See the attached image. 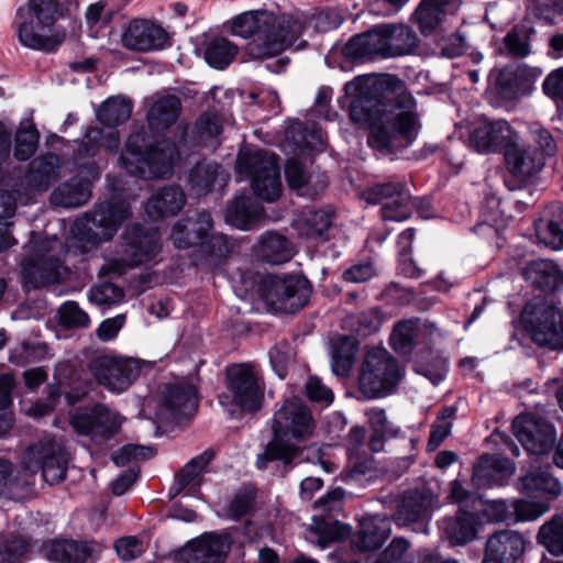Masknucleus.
Returning a JSON list of instances; mask_svg holds the SVG:
<instances>
[{"label": "nucleus", "mask_w": 563, "mask_h": 563, "mask_svg": "<svg viewBox=\"0 0 563 563\" xmlns=\"http://www.w3.org/2000/svg\"><path fill=\"white\" fill-rule=\"evenodd\" d=\"M400 87L390 75H364L349 81L345 93L352 97L350 118L369 129L368 144L384 154L409 146L417 137L420 123L413 97L401 91L388 101L379 100L384 87Z\"/></svg>", "instance_id": "nucleus-1"}, {"label": "nucleus", "mask_w": 563, "mask_h": 563, "mask_svg": "<svg viewBox=\"0 0 563 563\" xmlns=\"http://www.w3.org/2000/svg\"><path fill=\"white\" fill-rule=\"evenodd\" d=\"M271 429L273 438L257 459L261 468L271 461H282L288 465L300 459L306 451L301 444L313 438L317 421L301 398L291 397L284 400L275 410Z\"/></svg>", "instance_id": "nucleus-2"}, {"label": "nucleus", "mask_w": 563, "mask_h": 563, "mask_svg": "<svg viewBox=\"0 0 563 563\" xmlns=\"http://www.w3.org/2000/svg\"><path fill=\"white\" fill-rule=\"evenodd\" d=\"M67 465L64 445L54 438H44L25 451L21 470H15L9 461L0 460V496L31 487L38 471L48 485L58 484L66 477Z\"/></svg>", "instance_id": "nucleus-3"}, {"label": "nucleus", "mask_w": 563, "mask_h": 563, "mask_svg": "<svg viewBox=\"0 0 563 563\" xmlns=\"http://www.w3.org/2000/svg\"><path fill=\"white\" fill-rule=\"evenodd\" d=\"M301 27L291 16L267 10L243 12L231 23L234 35L252 37L246 48L249 55L257 59L274 57L291 47Z\"/></svg>", "instance_id": "nucleus-4"}, {"label": "nucleus", "mask_w": 563, "mask_h": 563, "mask_svg": "<svg viewBox=\"0 0 563 563\" xmlns=\"http://www.w3.org/2000/svg\"><path fill=\"white\" fill-rule=\"evenodd\" d=\"M64 16L60 0H27L16 9L14 16L20 44L34 51H56L66 38L65 30L55 26Z\"/></svg>", "instance_id": "nucleus-5"}, {"label": "nucleus", "mask_w": 563, "mask_h": 563, "mask_svg": "<svg viewBox=\"0 0 563 563\" xmlns=\"http://www.w3.org/2000/svg\"><path fill=\"white\" fill-rule=\"evenodd\" d=\"M177 158L178 151L172 142L163 140L145 148L143 135L136 133L129 136L120 164L130 175L155 179L169 176Z\"/></svg>", "instance_id": "nucleus-6"}, {"label": "nucleus", "mask_w": 563, "mask_h": 563, "mask_svg": "<svg viewBox=\"0 0 563 563\" xmlns=\"http://www.w3.org/2000/svg\"><path fill=\"white\" fill-rule=\"evenodd\" d=\"M60 158L47 154L33 159L26 174L14 183L11 190H0V219L14 214L16 203L29 205L34 197L47 190L59 175Z\"/></svg>", "instance_id": "nucleus-7"}, {"label": "nucleus", "mask_w": 563, "mask_h": 563, "mask_svg": "<svg viewBox=\"0 0 563 563\" xmlns=\"http://www.w3.org/2000/svg\"><path fill=\"white\" fill-rule=\"evenodd\" d=\"M27 249L32 254L23 263L25 286L45 287L59 282L68 273L63 263L67 249L56 236L30 243Z\"/></svg>", "instance_id": "nucleus-8"}, {"label": "nucleus", "mask_w": 563, "mask_h": 563, "mask_svg": "<svg viewBox=\"0 0 563 563\" xmlns=\"http://www.w3.org/2000/svg\"><path fill=\"white\" fill-rule=\"evenodd\" d=\"M132 112V103L123 97H112L107 99L97 111L98 120L109 128L104 132L100 128L88 129L85 137L78 148V157H92L100 148L112 153L120 144L119 133L114 128L125 122Z\"/></svg>", "instance_id": "nucleus-9"}, {"label": "nucleus", "mask_w": 563, "mask_h": 563, "mask_svg": "<svg viewBox=\"0 0 563 563\" xmlns=\"http://www.w3.org/2000/svg\"><path fill=\"white\" fill-rule=\"evenodd\" d=\"M236 173L251 179L255 195L272 202L282 194V181L276 155L262 150H242L236 159Z\"/></svg>", "instance_id": "nucleus-10"}, {"label": "nucleus", "mask_w": 563, "mask_h": 563, "mask_svg": "<svg viewBox=\"0 0 563 563\" xmlns=\"http://www.w3.org/2000/svg\"><path fill=\"white\" fill-rule=\"evenodd\" d=\"M228 384L219 396L220 405L234 417L236 411H256L263 399V385L254 367L235 364L227 368Z\"/></svg>", "instance_id": "nucleus-11"}, {"label": "nucleus", "mask_w": 563, "mask_h": 563, "mask_svg": "<svg viewBox=\"0 0 563 563\" xmlns=\"http://www.w3.org/2000/svg\"><path fill=\"white\" fill-rule=\"evenodd\" d=\"M521 321L538 345L563 349V316L554 307L544 302L529 303L521 312Z\"/></svg>", "instance_id": "nucleus-12"}, {"label": "nucleus", "mask_w": 563, "mask_h": 563, "mask_svg": "<svg viewBox=\"0 0 563 563\" xmlns=\"http://www.w3.org/2000/svg\"><path fill=\"white\" fill-rule=\"evenodd\" d=\"M399 380V366L386 350L375 349L367 353L358 378L360 389L366 397L385 396Z\"/></svg>", "instance_id": "nucleus-13"}, {"label": "nucleus", "mask_w": 563, "mask_h": 563, "mask_svg": "<svg viewBox=\"0 0 563 563\" xmlns=\"http://www.w3.org/2000/svg\"><path fill=\"white\" fill-rule=\"evenodd\" d=\"M261 295L272 309L294 312L306 305L310 287L308 280L299 276H268L262 282Z\"/></svg>", "instance_id": "nucleus-14"}, {"label": "nucleus", "mask_w": 563, "mask_h": 563, "mask_svg": "<svg viewBox=\"0 0 563 563\" xmlns=\"http://www.w3.org/2000/svg\"><path fill=\"white\" fill-rule=\"evenodd\" d=\"M89 371L99 385L120 394L140 376L141 363L121 355H100L90 361Z\"/></svg>", "instance_id": "nucleus-15"}, {"label": "nucleus", "mask_w": 563, "mask_h": 563, "mask_svg": "<svg viewBox=\"0 0 563 563\" xmlns=\"http://www.w3.org/2000/svg\"><path fill=\"white\" fill-rule=\"evenodd\" d=\"M362 196L367 203L382 205L380 212L384 221H405L418 207L417 200L400 183L375 185L363 191Z\"/></svg>", "instance_id": "nucleus-16"}, {"label": "nucleus", "mask_w": 563, "mask_h": 563, "mask_svg": "<svg viewBox=\"0 0 563 563\" xmlns=\"http://www.w3.org/2000/svg\"><path fill=\"white\" fill-rule=\"evenodd\" d=\"M130 214V207L125 201L111 200L98 205L81 220L86 239L95 243L110 240Z\"/></svg>", "instance_id": "nucleus-17"}, {"label": "nucleus", "mask_w": 563, "mask_h": 563, "mask_svg": "<svg viewBox=\"0 0 563 563\" xmlns=\"http://www.w3.org/2000/svg\"><path fill=\"white\" fill-rule=\"evenodd\" d=\"M437 504L435 495L428 488L406 492L397 503L393 521L400 528L428 533L427 523Z\"/></svg>", "instance_id": "nucleus-18"}, {"label": "nucleus", "mask_w": 563, "mask_h": 563, "mask_svg": "<svg viewBox=\"0 0 563 563\" xmlns=\"http://www.w3.org/2000/svg\"><path fill=\"white\" fill-rule=\"evenodd\" d=\"M512 432L529 454H545L555 441L553 426L532 413L516 417L512 422Z\"/></svg>", "instance_id": "nucleus-19"}, {"label": "nucleus", "mask_w": 563, "mask_h": 563, "mask_svg": "<svg viewBox=\"0 0 563 563\" xmlns=\"http://www.w3.org/2000/svg\"><path fill=\"white\" fill-rule=\"evenodd\" d=\"M121 423V417L103 405H96L90 410L71 418L73 428L95 441L109 440L120 430Z\"/></svg>", "instance_id": "nucleus-20"}, {"label": "nucleus", "mask_w": 563, "mask_h": 563, "mask_svg": "<svg viewBox=\"0 0 563 563\" xmlns=\"http://www.w3.org/2000/svg\"><path fill=\"white\" fill-rule=\"evenodd\" d=\"M519 141L518 133L505 120L478 122L470 133V144L478 153L506 150Z\"/></svg>", "instance_id": "nucleus-21"}, {"label": "nucleus", "mask_w": 563, "mask_h": 563, "mask_svg": "<svg viewBox=\"0 0 563 563\" xmlns=\"http://www.w3.org/2000/svg\"><path fill=\"white\" fill-rule=\"evenodd\" d=\"M230 545L227 536L203 534L184 545L175 554V563H223Z\"/></svg>", "instance_id": "nucleus-22"}, {"label": "nucleus", "mask_w": 563, "mask_h": 563, "mask_svg": "<svg viewBox=\"0 0 563 563\" xmlns=\"http://www.w3.org/2000/svg\"><path fill=\"white\" fill-rule=\"evenodd\" d=\"M197 409L196 388L188 383L166 386L157 411L162 422L180 421L191 417Z\"/></svg>", "instance_id": "nucleus-23"}, {"label": "nucleus", "mask_w": 563, "mask_h": 563, "mask_svg": "<svg viewBox=\"0 0 563 563\" xmlns=\"http://www.w3.org/2000/svg\"><path fill=\"white\" fill-rule=\"evenodd\" d=\"M168 41L166 31L144 19L131 21L121 35L122 45L134 52H152L163 49Z\"/></svg>", "instance_id": "nucleus-24"}, {"label": "nucleus", "mask_w": 563, "mask_h": 563, "mask_svg": "<svg viewBox=\"0 0 563 563\" xmlns=\"http://www.w3.org/2000/svg\"><path fill=\"white\" fill-rule=\"evenodd\" d=\"M528 543L523 534L516 530H499L488 537L483 563H517Z\"/></svg>", "instance_id": "nucleus-25"}, {"label": "nucleus", "mask_w": 563, "mask_h": 563, "mask_svg": "<svg viewBox=\"0 0 563 563\" xmlns=\"http://www.w3.org/2000/svg\"><path fill=\"white\" fill-rule=\"evenodd\" d=\"M213 229V221L208 211H198L177 221L173 228L172 240L178 249L201 246Z\"/></svg>", "instance_id": "nucleus-26"}, {"label": "nucleus", "mask_w": 563, "mask_h": 563, "mask_svg": "<svg viewBox=\"0 0 563 563\" xmlns=\"http://www.w3.org/2000/svg\"><path fill=\"white\" fill-rule=\"evenodd\" d=\"M129 266H136L154 260L161 252L157 230H143L139 225L126 229L124 233Z\"/></svg>", "instance_id": "nucleus-27"}, {"label": "nucleus", "mask_w": 563, "mask_h": 563, "mask_svg": "<svg viewBox=\"0 0 563 563\" xmlns=\"http://www.w3.org/2000/svg\"><path fill=\"white\" fill-rule=\"evenodd\" d=\"M504 155L508 172L521 181L534 177L545 166L542 155L538 154L531 145L519 146L516 142L506 150Z\"/></svg>", "instance_id": "nucleus-28"}, {"label": "nucleus", "mask_w": 563, "mask_h": 563, "mask_svg": "<svg viewBox=\"0 0 563 563\" xmlns=\"http://www.w3.org/2000/svg\"><path fill=\"white\" fill-rule=\"evenodd\" d=\"M385 38L384 25L374 27L352 37L344 47V54L355 60H367L378 56L387 58Z\"/></svg>", "instance_id": "nucleus-29"}, {"label": "nucleus", "mask_w": 563, "mask_h": 563, "mask_svg": "<svg viewBox=\"0 0 563 563\" xmlns=\"http://www.w3.org/2000/svg\"><path fill=\"white\" fill-rule=\"evenodd\" d=\"M390 534V522L385 516H368L360 521V530L352 538V547L358 551H373L383 545Z\"/></svg>", "instance_id": "nucleus-30"}, {"label": "nucleus", "mask_w": 563, "mask_h": 563, "mask_svg": "<svg viewBox=\"0 0 563 563\" xmlns=\"http://www.w3.org/2000/svg\"><path fill=\"white\" fill-rule=\"evenodd\" d=\"M478 525L475 514L460 509L454 517L440 522V531L451 545H465L476 539Z\"/></svg>", "instance_id": "nucleus-31"}, {"label": "nucleus", "mask_w": 563, "mask_h": 563, "mask_svg": "<svg viewBox=\"0 0 563 563\" xmlns=\"http://www.w3.org/2000/svg\"><path fill=\"white\" fill-rule=\"evenodd\" d=\"M515 473V465L506 457L483 455L474 467L473 482L479 487L504 485Z\"/></svg>", "instance_id": "nucleus-32"}, {"label": "nucleus", "mask_w": 563, "mask_h": 563, "mask_svg": "<svg viewBox=\"0 0 563 563\" xmlns=\"http://www.w3.org/2000/svg\"><path fill=\"white\" fill-rule=\"evenodd\" d=\"M186 205V196L179 186H166L154 192L145 205V211L153 219L176 216Z\"/></svg>", "instance_id": "nucleus-33"}, {"label": "nucleus", "mask_w": 563, "mask_h": 563, "mask_svg": "<svg viewBox=\"0 0 563 563\" xmlns=\"http://www.w3.org/2000/svg\"><path fill=\"white\" fill-rule=\"evenodd\" d=\"M519 490L531 498L548 503L560 496L562 486L548 470L538 468L520 478Z\"/></svg>", "instance_id": "nucleus-34"}, {"label": "nucleus", "mask_w": 563, "mask_h": 563, "mask_svg": "<svg viewBox=\"0 0 563 563\" xmlns=\"http://www.w3.org/2000/svg\"><path fill=\"white\" fill-rule=\"evenodd\" d=\"M212 459L213 452L206 450L198 456L190 460L176 475L169 489L170 497L174 498L178 496L185 489H188L189 495H194L200 486L201 474Z\"/></svg>", "instance_id": "nucleus-35"}, {"label": "nucleus", "mask_w": 563, "mask_h": 563, "mask_svg": "<svg viewBox=\"0 0 563 563\" xmlns=\"http://www.w3.org/2000/svg\"><path fill=\"white\" fill-rule=\"evenodd\" d=\"M460 5V0H421L415 12V18L421 32L429 34L448 14L455 13Z\"/></svg>", "instance_id": "nucleus-36"}, {"label": "nucleus", "mask_w": 563, "mask_h": 563, "mask_svg": "<svg viewBox=\"0 0 563 563\" xmlns=\"http://www.w3.org/2000/svg\"><path fill=\"white\" fill-rule=\"evenodd\" d=\"M291 19L300 26V31L298 32V37L296 42L292 44L296 49H301L307 45V38L303 36L312 37L317 33H325L331 30L339 27L343 23V16L338 11H322L310 18H294Z\"/></svg>", "instance_id": "nucleus-37"}, {"label": "nucleus", "mask_w": 563, "mask_h": 563, "mask_svg": "<svg viewBox=\"0 0 563 563\" xmlns=\"http://www.w3.org/2000/svg\"><path fill=\"white\" fill-rule=\"evenodd\" d=\"M522 274L527 282L543 291H553L563 285L561 269L550 260L531 261L523 268Z\"/></svg>", "instance_id": "nucleus-38"}, {"label": "nucleus", "mask_w": 563, "mask_h": 563, "mask_svg": "<svg viewBox=\"0 0 563 563\" xmlns=\"http://www.w3.org/2000/svg\"><path fill=\"white\" fill-rule=\"evenodd\" d=\"M257 256L272 265H279L290 261L295 254L292 244L284 236L275 232L264 233L257 245Z\"/></svg>", "instance_id": "nucleus-39"}, {"label": "nucleus", "mask_w": 563, "mask_h": 563, "mask_svg": "<svg viewBox=\"0 0 563 563\" xmlns=\"http://www.w3.org/2000/svg\"><path fill=\"white\" fill-rule=\"evenodd\" d=\"M98 551L99 549L91 543L59 540L52 542L47 558L63 563H87Z\"/></svg>", "instance_id": "nucleus-40"}, {"label": "nucleus", "mask_w": 563, "mask_h": 563, "mask_svg": "<svg viewBox=\"0 0 563 563\" xmlns=\"http://www.w3.org/2000/svg\"><path fill=\"white\" fill-rule=\"evenodd\" d=\"M89 198V183L75 177L55 188L51 194L49 200L53 206L68 209L85 205Z\"/></svg>", "instance_id": "nucleus-41"}, {"label": "nucleus", "mask_w": 563, "mask_h": 563, "mask_svg": "<svg viewBox=\"0 0 563 563\" xmlns=\"http://www.w3.org/2000/svg\"><path fill=\"white\" fill-rule=\"evenodd\" d=\"M262 211L250 197H236L227 208L225 221L238 229L249 230L260 220Z\"/></svg>", "instance_id": "nucleus-42"}, {"label": "nucleus", "mask_w": 563, "mask_h": 563, "mask_svg": "<svg viewBox=\"0 0 563 563\" xmlns=\"http://www.w3.org/2000/svg\"><path fill=\"white\" fill-rule=\"evenodd\" d=\"M285 177L290 189L309 198H314L325 187L324 181H314L312 175L296 159L287 162Z\"/></svg>", "instance_id": "nucleus-43"}, {"label": "nucleus", "mask_w": 563, "mask_h": 563, "mask_svg": "<svg viewBox=\"0 0 563 563\" xmlns=\"http://www.w3.org/2000/svg\"><path fill=\"white\" fill-rule=\"evenodd\" d=\"M181 110L178 97L166 95L158 97L147 112V121L152 128L165 129L176 122Z\"/></svg>", "instance_id": "nucleus-44"}, {"label": "nucleus", "mask_w": 563, "mask_h": 563, "mask_svg": "<svg viewBox=\"0 0 563 563\" xmlns=\"http://www.w3.org/2000/svg\"><path fill=\"white\" fill-rule=\"evenodd\" d=\"M357 341L354 336L340 335L331 341V366L338 376L349 374L357 352Z\"/></svg>", "instance_id": "nucleus-45"}, {"label": "nucleus", "mask_w": 563, "mask_h": 563, "mask_svg": "<svg viewBox=\"0 0 563 563\" xmlns=\"http://www.w3.org/2000/svg\"><path fill=\"white\" fill-rule=\"evenodd\" d=\"M386 57L409 54L417 45L416 34L405 25H384Z\"/></svg>", "instance_id": "nucleus-46"}, {"label": "nucleus", "mask_w": 563, "mask_h": 563, "mask_svg": "<svg viewBox=\"0 0 563 563\" xmlns=\"http://www.w3.org/2000/svg\"><path fill=\"white\" fill-rule=\"evenodd\" d=\"M350 533L347 526L336 520L313 517L309 528V538L319 547L325 548L330 542L339 541Z\"/></svg>", "instance_id": "nucleus-47"}, {"label": "nucleus", "mask_w": 563, "mask_h": 563, "mask_svg": "<svg viewBox=\"0 0 563 563\" xmlns=\"http://www.w3.org/2000/svg\"><path fill=\"white\" fill-rule=\"evenodd\" d=\"M221 133L222 123L220 119L216 114L203 113L195 124L192 137L203 146L216 148Z\"/></svg>", "instance_id": "nucleus-48"}, {"label": "nucleus", "mask_w": 563, "mask_h": 563, "mask_svg": "<svg viewBox=\"0 0 563 563\" xmlns=\"http://www.w3.org/2000/svg\"><path fill=\"white\" fill-rule=\"evenodd\" d=\"M422 328H427V323H421L418 320L398 322L390 335L393 347L399 353H408Z\"/></svg>", "instance_id": "nucleus-49"}, {"label": "nucleus", "mask_w": 563, "mask_h": 563, "mask_svg": "<svg viewBox=\"0 0 563 563\" xmlns=\"http://www.w3.org/2000/svg\"><path fill=\"white\" fill-rule=\"evenodd\" d=\"M537 540L554 555H563V517H554L543 523Z\"/></svg>", "instance_id": "nucleus-50"}, {"label": "nucleus", "mask_w": 563, "mask_h": 563, "mask_svg": "<svg viewBox=\"0 0 563 563\" xmlns=\"http://www.w3.org/2000/svg\"><path fill=\"white\" fill-rule=\"evenodd\" d=\"M533 32L525 25H516L504 37V53L516 58L530 54V35Z\"/></svg>", "instance_id": "nucleus-51"}, {"label": "nucleus", "mask_w": 563, "mask_h": 563, "mask_svg": "<svg viewBox=\"0 0 563 563\" xmlns=\"http://www.w3.org/2000/svg\"><path fill=\"white\" fill-rule=\"evenodd\" d=\"M238 53V47L224 37L212 40L205 52L207 63L213 68L223 69Z\"/></svg>", "instance_id": "nucleus-52"}, {"label": "nucleus", "mask_w": 563, "mask_h": 563, "mask_svg": "<svg viewBox=\"0 0 563 563\" xmlns=\"http://www.w3.org/2000/svg\"><path fill=\"white\" fill-rule=\"evenodd\" d=\"M219 166L216 163H198L190 172L189 184L198 195H205L212 188L218 177Z\"/></svg>", "instance_id": "nucleus-53"}, {"label": "nucleus", "mask_w": 563, "mask_h": 563, "mask_svg": "<svg viewBox=\"0 0 563 563\" xmlns=\"http://www.w3.org/2000/svg\"><path fill=\"white\" fill-rule=\"evenodd\" d=\"M14 378L10 374L0 376V437L5 435L12 428L11 390Z\"/></svg>", "instance_id": "nucleus-54"}, {"label": "nucleus", "mask_w": 563, "mask_h": 563, "mask_svg": "<svg viewBox=\"0 0 563 563\" xmlns=\"http://www.w3.org/2000/svg\"><path fill=\"white\" fill-rule=\"evenodd\" d=\"M531 14L547 24L553 25L556 20L563 21V0H529Z\"/></svg>", "instance_id": "nucleus-55"}, {"label": "nucleus", "mask_w": 563, "mask_h": 563, "mask_svg": "<svg viewBox=\"0 0 563 563\" xmlns=\"http://www.w3.org/2000/svg\"><path fill=\"white\" fill-rule=\"evenodd\" d=\"M530 139L533 142L532 148L542 155V161L547 162L558 152V144L549 130L533 123L529 126Z\"/></svg>", "instance_id": "nucleus-56"}, {"label": "nucleus", "mask_w": 563, "mask_h": 563, "mask_svg": "<svg viewBox=\"0 0 563 563\" xmlns=\"http://www.w3.org/2000/svg\"><path fill=\"white\" fill-rule=\"evenodd\" d=\"M511 508L517 522L536 520L550 509L547 501H530L527 499H515Z\"/></svg>", "instance_id": "nucleus-57"}, {"label": "nucleus", "mask_w": 563, "mask_h": 563, "mask_svg": "<svg viewBox=\"0 0 563 563\" xmlns=\"http://www.w3.org/2000/svg\"><path fill=\"white\" fill-rule=\"evenodd\" d=\"M38 133L34 126L20 129L15 135L14 156L19 161L29 159L36 151Z\"/></svg>", "instance_id": "nucleus-58"}, {"label": "nucleus", "mask_w": 563, "mask_h": 563, "mask_svg": "<svg viewBox=\"0 0 563 563\" xmlns=\"http://www.w3.org/2000/svg\"><path fill=\"white\" fill-rule=\"evenodd\" d=\"M29 548V543L20 537L0 536V563H15Z\"/></svg>", "instance_id": "nucleus-59"}, {"label": "nucleus", "mask_w": 563, "mask_h": 563, "mask_svg": "<svg viewBox=\"0 0 563 563\" xmlns=\"http://www.w3.org/2000/svg\"><path fill=\"white\" fill-rule=\"evenodd\" d=\"M294 349L288 342H279L269 351V361L279 378L286 376V369L294 360Z\"/></svg>", "instance_id": "nucleus-60"}, {"label": "nucleus", "mask_w": 563, "mask_h": 563, "mask_svg": "<svg viewBox=\"0 0 563 563\" xmlns=\"http://www.w3.org/2000/svg\"><path fill=\"white\" fill-rule=\"evenodd\" d=\"M58 316L66 328H84L89 324L88 314L75 301L65 302L59 308Z\"/></svg>", "instance_id": "nucleus-61"}, {"label": "nucleus", "mask_w": 563, "mask_h": 563, "mask_svg": "<svg viewBox=\"0 0 563 563\" xmlns=\"http://www.w3.org/2000/svg\"><path fill=\"white\" fill-rule=\"evenodd\" d=\"M89 300L98 306L112 305L123 298V291L112 283H102L89 290Z\"/></svg>", "instance_id": "nucleus-62"}, {"label": "nucleus", "mask_w": 563, "mask_h": 563, "mask_svg": "<svg viewBox=\"0 0 563 563\" xmlns=\"http://www.w3.org/2000/svg\"><path fill=\"white\" fill-rule=\"evenodd\" d=\"M410 549L405 538H395L374 563H404Z\"/></svg>", "instance_id": "nucleus-63"}, {"label": "nucleus", "mask_w": 563, "mask_h": 563, "mask_svg": "<svg viewBox=\"0 0 563 563\" xmlns=\"http://www.w3.org/2000/svg\"><path fill=\"white\" fill-rule=\"evenodd\" d=\"M539 239L553 250L563 247V218L549 220L543 229L538 230Z\"/></svg>", "instance_id": "nucleus-64"}]
</instances>
